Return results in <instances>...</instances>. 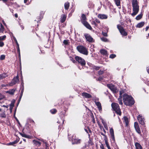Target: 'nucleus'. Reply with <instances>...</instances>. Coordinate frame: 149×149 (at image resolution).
<instances>
[{
    "label": "nucleus",
    "mask_w": 149,
    "mask_h": 149,
    "mask_svg": "<svg viewBox=\"0 0 149 149\" xmlns=\"http://www.w3.org/2000/svg\"><path fill=\"white\" fill-rule=\"evenodd\" d=\"M8 75H7L5 73L0 74V80L4 79Z\"/></svg>",
    "instance_id": "obj_30"
},
{
    "label": "nucleus",
    "mask_w": 149,
    "mask_h": 149,
    "mask_svg": "<svg viewBox=\"0 0 149 149\" xmlns=\"http://www.w3.org/2000/svg\"><path fill=\"white\" fill-rule=\"evenodd\" d=\"M101 40L104 42H107L108 41V40L106 38L104 37L101 38Z\"/></svg>",
    "instance_id": "obj_45"
},
{
    "label": "nucleus",
    "mask_w": 149,
    "mask_h": 149,
    "mask_svg": "<svg viewBox=\"0 0 149 149\" xmlns=\"http://www.w3.org/2000/svg\"><path fill=\"white\" fill-rule=\"evenodd\" d=\"M17 50V52L19 56L20 57V50L19 47H16Z\"/></svg>",
    "instance_id": "obj_49"
},
{
    "label": "nucleus",
    "mask_w": 149,
    "mask_h": 149,
    "mask_svg": "<svg viewBox=\"0 0 149 149\" xmlns=\"http://www.w3.org/2000/svg\"><path fill=\"white\" fill-rule=\"evenodd\" d=\"M134 127L136 132L141 136H142V135L141 134V130L137 122H134Z\"/></svg>",
    "instance_id": "obj_10"
},
{
    "label": "nucleus",
    "mask_w": 149,
    "mask_h": 149,
    "mask_svg": "<svg viewBox=\"0 0 149 149\" xmlns=\"http://www.w3.org/2000/svg\"><path fill=\"white\" fill-rule=\"evenodd\" d=\"M109 132L110 134L111 138V140L113 141V142H115V140L114 135V132L113 129L112 128H111L110 129Z\"/></svg>",
    "instance_id": "obj_14"
},
{
    "label": "nucleus",
    "mask_w": 149,
    "mask_h": 149,
    "mask_svg": "<svg viewBox=\"0 0 149 149\" xmlns=\"http://www.w3.org/2000/svg\"><path fill=\"white\" fill-rule=\"evenodd\" d=\"M74 59L77 61L76 63H78L82 67L85 66L86 62L84 58L79 56H75Z\"/></svg>",
    "instance_id": "obj_5"
},
{
    "label": "nucleus",
    "mask_w": 149,
    "mask_h": 149,
    "mask_svg": "<svg viewBox=\"0 0 149 149\" xmlns=\"http://www.w3.org/2000/svg\"><path fill=\"white\" fill-rule=\"evenodd\" d=\"M0 26H1L0 28H1L3 30H4V26H3L2 24L1 23L0 24Z\"/></svg>",
    "instance_id": "obj_64"
},
{
    "label": "nucleus",
    "mask_w": 149,
    "mask_h": 149,
    "mask_svg": "<svg viewBox=\"0 0 149 149\" xmlns=\"http://www.w3.org/2000/svg\"><path fill=\"white\" fill-rule=\"evenodd\" d=\"M124 122L125 123V126L127 127L129 125V120L128 118L126 116L124 117Z\"/></svg>",
    "instance_id": "obj_21"
},
{
    "label": "nucleus",
    "mask_w": 149,
    "mask_h": 149,
    "mask_svg": "<svg viewBox=\"0 0 149 149\" xmlns=\"http://www.w3.org/2000/svg\"><path fill=\"white\" fill-rule=\"evenodd\" d=\"M116 57V55L115 54H111L109 58H113Z\"/></svg>",
    "instance_id": "obj_51"
},
{
    "label": "nucleus",
    "mask_w": 149,
    "mask_h": 149,
    "mask_svg": "<svg viewBox=\"0 0 149 149\" xmlns=\"http://www.w3.org/2000/svg\"><path fill=\"white\" fill-rule=\"evenodd\" d=\"M91 118H92V121L93 123L94 124L95 123V120L94 116L93 113H92V115H91Z\"/></svg>",
    "instance_id": "obj_42"
},
{
    "label": "nucleus",
    "mask_w": 149,
    "mask_h": 149,
    "mask_svg": "<svg viewBox=\"0 0 149 149\" xmlns=\"http://www.w3.org/2000/svg\"><path fill=\"white\" fill-rule=\"evenodd\" d=\"M87 18L86 15L83 14L81 17V22L83 25L88 29L91 30L93 29L87 21Z\"/></svg>",
    "instance_id": "obj_3"
},
{
    "label": "nucleus",
    "mask_w": 149,
    "mask_h": 149,
    "mask_svg": "<svg viewBox=\"0 0 149 149\" xmlns=\"http://www.w3.org/2000/svg\"><path fill=\"white\" fill-rule=\"evenodd\" d=\"M144 22H141L137 24L136 26L137 28H140L143 27L144 26Z\"/></svg>",
    "instance_id": "obj_24"
},
{
    "label": "nucleus",
    "mask_w": 149,
    "mask_h": 149,
    "mask_svg": "<svg viewBox=\"0 0 149 149\" xmlns=\"http://www.w3.org/2000/svg\"><path fill=\"white\" fill-rule=\"evenodd\" d=\"M77 49L81 54L86 55H87L88 54V52L86 48L82 45L78 46L77 47Z\"/></svg>",
    "instance_id": "obj_6"
},
{
    "label": "nucleus",
    "mask_w": 149,
    "mask_h": 149,
    "mask_svg": "<svg viewBox=\"0 0 149 149\" xmlns=\"http://www.w3.org/2000/svg\"><path fill=\"white\" fill-rule=\"evenodd\" d=\"M16 109H15V111L14 113V118L15 119L16 121H17L18 124L19 125H20V123L19 120L15 116V115L16 113Z\"/></svg>",
    "instance_id": "obj_39"
},
{
    "label": "nucleus",
    "mask_w": 149,
    "mask_h": 149,
    "mask_svg": "<svg viewBox=\"0 0 149 149\" xmlns=\"http://www.w3.org/2000/svg\"><path fill=\"white\" fill-rule=\"evenodd\" d=\"M50 112L52 114H55L56 113L57 111L56 109H54L51 110Z\"/></svg>",
    "instance_id": "obj_40"
},
{
    "label": "nucleus",
    "mask_w": 149,
    "mask_h": 149,
    "mask_svg": "<svg viewBox=\"0 0 149 149\" xmlns=\"http://www.w3.org/2000/svg\"><path fill=\"white\" fill-rule=\"evenodd\" d=\"M102 122L103 125H104V128L106 130H108V127L105 121H104L103 120L102 121Z\"/></svg>",
    "instance_id": "obj_34"
},
{
    "label": "nucleus",
    "mask_w": 149,
    "mask_h": 149,
    "mask_svg": "<svg viewBox=\"0 0 149 149\" xmlns=\"http://www.w3.org/2000/svg\"><path fill=\"white\" fill-rule=\"evenodd\" d=\"M102 33L104 36L106 37L108 36L107 33L104 32L102 31Z\"/></svg>",
    "instance_id": "obj_57"
},
{
    "label": "nucleus",
    "mask_w": 149,
    "mask_h": 149,
    "mask_svg": "<svg viewBox=\"0 0 149 149\" xmlns=\"http://www.w3.org/2000/svg\"><path fill=\"white\" fill-rule=\"evenodd\" d=\"M91 23L92 24H93L95 25L96 26H97V24H96L95 21H92Z\"/></svg>",
    "instance_id": "obj_56"
},
{
    "label": "nucleus",
    "mask_w": 149,
    "mask_h": 149,
    "mask_svg": "<svg viewBox=\"0 0 149 149\" xmlns=\"http://www.w3.org/2000/svg\"><path fill=\"white\" fill-rule=\"evenodd\" d=\"M100 52L103 56H107L108 55L107 51L105 49H100Z\"/></svg>",
    "instance_id": "obj_17"
},
{
    "label": "nucleus",
    "mask_w": 149,
    "mask_h": 149,
    "mask_svg": "<svg viewBox=\"0 0 149 149\" xmlns=\"http://www.w3.org/2000/svg\"><path fill=\"white\" fill-rule=\"evenodd\" d=\"M6 38V35H4L3 36H0V41L1 40H5Z\"/></svg>",
    "instance_id": "obj_50"
},
{
    "label": "nucleus",
    "mask_w": 149,
    "mask_h": 149,
    "mask_svg": "<svg viewBox=\"0 0 149 149\" xmlns=\"http://www.w3.org/2000/svg\"><path fill=\"white\" fill-rule=\"evenodd\" d=\"M64 120L61 119L60 120H58L57 121V123L60 124L58 125V129L59 130H61V128L62 127L63 124Z\"/></svg>",
    "instance_id": "obj_18"
},
{
    "label": "nucleus",
    "mask_w": 149,
    "mask_h": 149,
    "mask_svg": "<svg viewBox=\"0 0 149 149\" xmlns=\"http://www.w3.org/2000/svg\"><path fill=\"white\" fill-rule=\"evenodd\" d=\"M88 144L89 146H92L94 144L93 142V139H89V140L88 142Z\"/></svg>",
    "instance_id": "obj_33"
},
{
    "label": "nucleus",
    "mask_w": 149,
    "mask_h": 149,
    "mask_svg": "<svg viewBox=\"0 0 149 149\" xmlns=\"http://www.w3.org/2000/svg\"><path fill=\"white\" fill-rule=\"evenodd\" d=\"M33 142L34 145L37 147L41 145V143L39 141L34 140H33Z\"/></svg>",
    "instance_id": "obj_20"
},
{
    "label": "nucleus",
    "mask_w": 149,
    "mask_h": 149,
    "mask_svg": "<svg viewBox=\"0 0 149 149\" xmlns=\"http://www.w3.org/2000/svg\"><path fill=\"white\" fill-rule=\"evenodd\" d=\"M117 26L121 35L124 36H127V33L125 31V29L121 25L118 24Z\"/></svg>",
    "instance_id": "obj_8"
},
{
    "label": "nucleus",
    "mask_w": 149,
    "mask_h": 149,
    "mask_svg": "<svg viewBox=\"0 0 149 149\" xmlns=\"http://www.w3.org/2000/svg\"><path fill=\"white\" fill-rule=\"evenodd\" d=\"M95 22L97 23H100V22L99 20L97 18L95 19Z\"/></svg>",
    "instance_id": "obj_63"
},
{
    "label": "nucleus",
    "mask_w": 149,
    "mask_h": 149,
    "mask_svg": "<svg viewBox=\"0 0 149 149\" xmlns=\"http://www.w3.org/2000/svg\"><path fill=\"white\" fill-rule=\"evenodd\" d=\"M18 142V141L17 140H15L13 142L9 143L8 145H14V144H16Z\"/></svg>",
    "instance_id": "obj_35"
},
{
    "label": "nucleus",
    "mask_w": 149,
    "mask_h": 149,
    "mask_svg": "<svg viewBox=\"0 0 149 149\" xmlns=\"http://www.w3.org/2000/svg\"><path fill=\"white\" fill-rule=\"evenodd\" d=\"M4 43L3 42L0 41V47H3L4 45Z\"/></svg>",
    "instance_id": "obj_59"
},
{
    "label": "nucleus",
    "mask_w": 149,
    "mask_h": 149,
    "mask_svg": "<svg viewBox=\"0 0 149 149\" xmlns=\"http://www.w3.org/2000/svg\"><path fill=\"white\" fill-rule=\"evenodd\" d=\"M63 43L65 45H67L70 43L69 40H63Z\"/></svg>",
    "instance_id": "obj_41"
},
{
    "label": "nucleus",
    "mask_w": 149,
    "mask_h": 149,
    "mask_svg": "<svg viewBox=\"0 0 149 149\" xmlns=\"http://www.w3.org/2000/svg\"><path fill=\"white\" fill-rule=\"evenodd\" d=\"M126 92V90L125 89L122 90L120 92V93H125Z\"/></svg>",
    "instance_id": "obj_58"
},
{
    "label": "nucleus",
    "mask_w": 149,
    "mask_h": 149,
    "mask_svg": "<svg viewBox=\"0 0 149 149\" xmlns=\"http://www.w3.org/2000/svg\"><path fill=\"white\" fill-rule=\"evenodd\" d=\"M0 116L1 118H6V116L5 114H1L0 115Z\"/></svg>",
    "instance_id": "obj_62"
},
{
    "label": "nucleus",
    "mask_w": 149,
    "mask_h": 149,
    "mask_svg": "<svg viewBox=\"0 0 149 149\" xmlns=\"http://www.w3.org/2000/svg\"><path fill=\"white\" fill-rule=\"evenodd\" d=\"M70 60L72 62L74 63H77V61H76V60H75V59H74L73 58H72V57H70Z\"/></svg>",
    "instance_id": "obj_48"
},
{
    "label": "nucleus",
    "mask_w": 149,
    "mask_h": 149,
    "mask_svg": "<svg viewBox=\"0 0 149 149\" xmlns=\"http://www.w3.org/2000/svg\"><path fill=\"white\" fill-rule=\"evenodd\" d=\"M81 140L76 139L75 136H72V144H77L80 143Z\"/></svg>",
    "instance_id": "obj_12"
},
{
    "label": "nucleus",
    "mask_w": 149,
    "mask_h": 149,
    "mask_svg": "<svg viewBox=\"0 0 149 149\" xmlns=\"http://www.w3.org/2000/svg\"><path fill=\"white\" fill-rule=\"evenodd\" d=\"M15 92V90L14 89L7 91L6 92V93H14Z\"/></svg>",
    "instance_id": "obj_47"
},
{
    "label": "nucleus",
    "mask_w": 149,
    "mask_h": 149,
    "mask_svg": "<svg viewBox=\"0 0 149 149\" xmlns=\"http://www.w3.org/2000/svg\"><path fill=\"white\" fill-rule=\"evenodd\" d=\"M137 118L139 123L141 125H144L145 124V123L142 116L139 115L138 116Z\"/></svg>",
    "instance_id": "obj_15"
},
{
    "label": "nucleus",
    "mask_w": 149,
    "mask_h": 149,
    "mask_svg": "<svg viewBox=\"0 0 149 149\" xmlns=\"http://www.w3.org/2000/svg\"><path fill=\"white\" fill-rule=\"evenodd\" d=\"M104 140L105 142V143L106 146L107 147L108 149H111V148L107 138H105Z\"/></svg>",
    "instance_id": "obj_25"
},
{
    "label": "nucleus",
    "mask_w": 149,
    "mask_h": 149,
    "mask_svg": "<svg viewBox=\"0 0 149 149\" xmlns=\"http://www.w3.org/2000/svg\"><path fill=\"white\" fill-rule=\"evenodd\" d=\"M19 76L18 75L14 78L12 80L11 82L9 84V86H12L15 85L16 83L19 81Z\"/></svg>",
    "instance_id": "obj_9"
},
{
    "label": "nucleus",
    "mask_w": 149,
    "mask_h": 149,
    "mask_svg": "<svg viewBox=\"0 0 149 149\" xmlns=\"http://www.w3.org/2000/svg\"><path fill=\"white\" fill-rule=\"evenodd\" d=\"M44 146L45 148V149H49V145L46 142L43 143Z\"/></svg>",
    "instance_id": "obj_36"
},
{
    "label": "nucleus",
    "mask_w": 149,
    "mask_h": 149,
    "mask_svg": "<svg viewBox=\"0 0 149 149\" xmlns=\"http://www.w3.org/2000/svg\"><path fill=\"white\" fill-rule=\"evenodd\" d=\"M107 86L113 93H116L118 92L119 90L117 87L112 84H107Z\"/></svg>",
    "instance_id": "obj_7"
},
{
    "label": "nucleus",
    "mask_w": 149,
    "mask_h": 149,
    "mask_svg": "<svg viewBox=\"0 0 149 149\" xmlns=\"http://www.w3.org/2000/svg\"><path fill=\"white\" fill-rule=\"evenodd\" d=\"M111 106L112 108L113 109L116 113L119 116L121 115V112L119 105L116 103L113 102L111 104Z\"/></svg>",
    "instance_id": "obj_4"
},
{
    "label": "nucleus",
    "mask_w": 149,
    "mask_h": 149,
    "mask_svg": "<svg viewBox=\"0 0 149 149\" xmlns=\"http://www.w3.org/2000/svg\"><path fill=\"white\" fill-rule=\"evenodd\" d=\"M3 1V2L5 3L6 4L8 5H8L7 3L8 1V0H0V1Z\"/></svg>",
    "instance_id": "obj_61"
},
{
    "label": "nucleus",
    "mask_w": 149,
    "mask_h": 149,
    "mask_svg": "<svg viewBox=\"0 0 149 149\" xmlns=\"http://www.w3.org/2000/svg\"><path fill=\"white\" fill-rule=\"evenodd\" d=\"M97 17L101 19H106L108 18V16L107 15L104 14H99L97 15Z\"/></svg>",
    "instance_id": "obj_16"
},
{
    "label": "nucleus",
    "mask_w": 149,
    "mask_h": 149,
    "mask_svg": "<svg viewBox=\"0 0 149 149\" xmlns=\"http://www.w3.org/2000/svg\"><path fill=\"white\" fill-rule=\"evenodd\" d=\"M84 36L86 39V40L89 42H93V38L91 37V36L88 33H85L84 34Z\"/></svg>",
    "instance_id": "obj_11"
},
{
    "label": "nucleus",
    "mask_w": 149,
    "mask_h": 149,
    "mask_svg": "<svg viewBox=\"0 0 149 149\" xmlns=\"http://www.w3.org/2000/svg\"><path fill=\"white\" fill-rule=\"evenodd\" d=\"M93 98V100L94 101L95 103V102H97V101H99V98L98 97H94Z\"/></svg>",
    "instance_id": "obj_44"
},
{
    "label": "nucleus",
    "mask_w": 149,
    "mask_h": 149,
    "mask_svg": "<svg viewBox=\"0 0 149 149\" xmlns=\"http://www.w3.org/2000/svg\"><path fill=\"white\" fill-rule=\"evenodd\" d=\"M19 134L23 137H24L26 138H28V139H30L31 138L30 136L29 135H26L24 132L23 133H22L21 132H19Z\"/></svg>",
    "instance_id": "obj_29"
},
{
    "label": "nucleus",
    "mask_w": 149,
    "mask_h": 149,
    "mask_svg": "<svg viewBox=\"0 0 149 149\" xmlns=\"http://www.w3.org/2000/svg\"><path fill=\"white\" fill-rule=\"evenodd\" d=\"M44 13H43L42 12H41L40 13V14L39 16H38L37 19V22L38 23V22H40L41 19H42L43 17ZM39 26V24H37V28L36 29V30H37L38 29V27Z\"/></svg>",
    "instance_id": "obj_13"
},
{
    "label": "nucleus",
    "mask_w": 149,
    "mask_h": 149,
    "mask_svg": "<svg viewBox=\"0 0 149 149\" xmlns=\"http://www.w3.org/2000/svg\"><path fill=\"white\" fill-rule=\"evenodd\" d=\"M143 14L141 12V14L138 15L136 17V19L137 20H139L141 19L142 17Z\"/></svg>",
    "instance_id": "obj_32"
},
{
    "label": "nucleus",
    "mask_w": 149,
    "mask_h": 149,
    "mask_svg": "<svg viewBox=\"0 0 149 149\" xmlns=\"http://www.w3.org/2000/svg\"><path fill=\"white\" fill-rule=\"evenodd\" d=\"M15 99H13L11 102V104L10 105V106L13 107L15 106Z\"/></svg>",
    "instance_id": "obj_37"
},
{
    "label": "nucleus",
    "mask_w": 149,
    "mask_h": 149,
    "mask_svg": "<svg viewBox=\"0 0 149 149\" xmlns=\"http://www.w3.org/2000/svg\"><path fill=\"white\" fill-rule=\"evenodd\" d=\"M104 78L103 76H100L97 78L96 80L97 81H102Z\"/></svg>",
    "instance_id": "obj_38"
},
{
    "label": "nucleus",
    "mask_w": 149,
    "mask_h": 149,
    "mask_svg": "<svg viewBox=\"0 0 149 149\" xmlns=\"http://www.w3.org/2000/svg\"><path fill=\"white\" fill-rule=\"evenodd\" d=\"M67 15L65 14H63L61 16L60 18V22L61 23H64L66 20Z\"/></svg>",
    "instance_id": "obj_19"
},
{
    "label": "nucleus",
    "mask_w": 149,
    "mask_h": 149,
    "mask_svg": "<svg viewBox=\"0 0 149 149\" xmlns=\"http://www.w3.org/2000/svg\"><path fill=\"white\" fill-rule=\"evenodd\" d=\"M100 147L101 149H105L104 145L103 144H101V145L100 146Z\"/></svg>",
    "instance_id": "obj_60"
},
{
    "label": "nucleus",
    "mask_w": 149,
    "mask_h": 149,
    "mask_svg": "<svg viewBox=\"0 0 149 149\" xmlns=\"http://www.w3.org/2000/svg\"><path fill=\"white\" fill-rule=\"evenodd\" d=\"M114 1L116 5L118 6H120L118 7L119 8H121L120 0H114Z\"/></svg>",
    "instance_id": "obj_26"
},
{
    "label": "nucleus",
    "mask_w": 149,
    "mask_h": 149,
    "mask_svg": "<svg viewBox=\"0 0 149 149\" xmlns=\"http://www.w3.org/2000/svg\"><path fill=\"white\" fill-rule=\"evenodd\" d=\"M87 128L88 129V132L89 133H90L91 134H92V132L91 130L90 129L89 127L88 126Z\"/></svg>",
    "instance_id": "obj_55"
},
{
    "label": "nucleus",
    "mask_w": 149,
    "mask_h": 149,
    "mask_svg": "<svg viewBox=\"0 0 149 149\" xmlns=\"http://www.w3.org/2000/svg\"><path fill=\"white\" fill-rule=\"evenodd\" d=\"M120 94V95H119L118 98V101L119 102V103L120 104L122 105L123 104V103L122 102V94Z\"/></svg>",
    "instance_id": "obj_27"
},
{
    "label": "nucleus",
    "mask_w": 149,
    "mask_h": 149,
    "mask_svg": "<svg viewBox=\"0 0 149 149\" xmlns=\"http://www.w3.org/2000/svg\"><path fill=\"white\" fill-rule=\"evenodd\" d=\"M135 146L136 149H143V148L141 146L139 143L138 142H136L135 143Z\"/></svg>",
    "instance_id": "obj_22"
},
{
    "label": "nucleus",
    "mask_w": 149,
    "mask_h": 149,
    "mask_svg": "<svg viewBox=\"0 0 149 149\" xmlns=\"http://www.w3.org/2000/svg\"><path fill=\"white\" fill-rule=\"evenodd\" d=\"M132 4L133 8V13L131 15L134 17L137 14L139 11V2L137 0H132Z\"/></svg>",
    "instance_id": "obj_2"
},
{
    "label": "nucleus",
    "mask_w": 149,
    "mask_h": 149,
    "mask_svg": "<svg viewBox=\"0 0 149 149\" xmlns=\"http://www.w3.org/2000/svg\"><path fill=\"white\" fill-rule=\"evenodd\" d=\"M82 95L86 98H90L91 97V95L90 94H82Z\"/></svg>",
    "instance_id": "obj_31"
},
{
    "label": "nucleus",
    "mask_w": 149,
    "mask_h": 149,
    "mask_svg": "<svg viewBox=\"0 0 149 149\" xmlns=\"http://www.w3.org/2000/svg\"><path fill=\"white\" fill-rule=\"evenodd\" d=\"M5 56L4 55H1L0 57V59L1 60H3L5 59Z\"/></svg>",
    "instance_id": "obj_53"
},
{
    "label": "nucleus",
    "mask_w": 149,
    "mask_h": 149,
    "mask_svg": "<svg viewBox=\"0 0 149 149\" xmlns=\"http://www.w3.org/2000/svg\"><path fill=\"white\" fill-rule=\"evenodd\" d=\"M5 96L2 94H0V100L3 99L5 98Z\"/></svg>",
    "instance_id": "obj_54"
},
{
    "label": "nucleus",
    "mask_w": 149,
    "mask_h": 149,
    "mask_svg": "<svg viewBox=\"0 0 149 149\" xmlns=\"http://www.w3.org/2000/svg\"><path fill=\"white\" fill-rule=\"evenodd\" d=\"M22 94H20V96H19V100H18V102L17 104V106H18V104H19L20 100H21V99L22 98Z\"/></svg>",
    "instance_id": "obj_52"
},
{
    "label": "nucleus",
    "mask_w": 149,
    "mask_h": 149,
    "mask_svg": "<svg viewBox=\"0 0 149 149\" xmlns=\"http://www.w3.org/2000/svg\"><path fill=\"white\" fill-rule=\"evenodd\" d=\"M70 6V3L68 2H65L64 4V8L65 10H67Z\"/></svg>",
    "instance_id": "obj_28"
},
{
    "label": "nucleus",
    "mask_w": 149,
    "mask_h": 149,
    "mask_svg": "<svg viewBox=\"0 0 149 149\" xmlns=\"http://www.w3.org/2000/svg\"><path fill=\"white\" fill-rule=\"evenodd\" d=\"M123 100L124 104L127 106H132L134 103L133 98L127 94H124L123 95Z\"/></svg>",
    "instance_id": "obj_1"
},
{
    "label": "nucleus",
    "mask_w": 149,
    "mask_h": 149,
    "mask_svg": "<svg viewBox=\"0 0 149 149\" xmlns=\"http://www.w3.org/2000/svg\"><path fill=\"white\" fill-rule=\"evenodd\" d=\"M104 71L100 70L97 73L100 76V75L104 73Z\"/></svg>",
    "instance_id": "obj_46"
},
{
    "label": "nucleus",
    "mask_w": 149,
    "mask_h": 149,
    "mask_svg": "<svg viewBox=\"0 0 149 149\" xmlns=\"http://www.w3.org/2000/svg\"><path fill=\"white\" fill-rule=\"evenodd\" d=\"M95 104L98 108L99 110L100 111L102 110L101 104L99 102H95Z\"/></svg>",
    "instance_id": "obj_23"
},
{
    "label": "nucleus",
    "mask_w": 149,
    "mask_h": 149,
    "mask_svg": "<svg viewBox=\"0 0 149 149\" xmlns=\"http://www.w3.org/2000/svg\"><path fill=\"white\" fill-rule=\"evenodd\" d=\"M93 68L95 70L97 71L99 70L100 68L101 67L94 66L93 67Z\"/></svg>",
    "instance_id": "obj_43"
}]
</instances>
